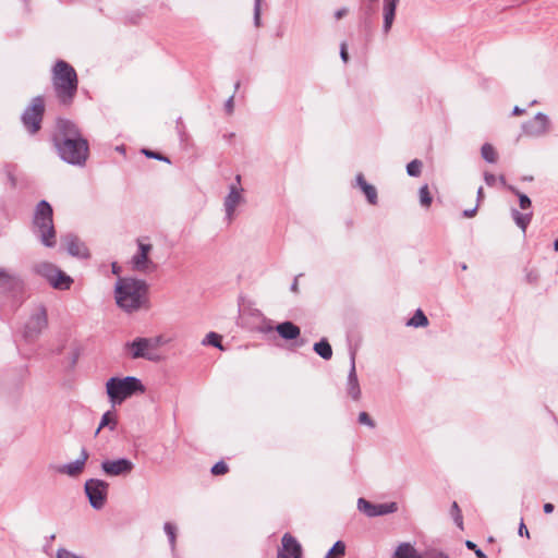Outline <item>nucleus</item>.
<instances>
[{"label":"nucleus","instance_id":"603ef678","mask_svg":"<svg viewBox=\"0 0 558 558\" xmlns=\"http://www.w3.org/2000/svg\"><path fill=\"white\" fill-rule=\"evenodd\" d=\"M554 511V505L550 502H547L544 505V512L545 513H551Z\"/></svg>","mask_w":558,"mask_h":558},{"label":"nucleus","instance_id":"412c9836","mask_svg":"<svg viewBox=\"0 0 558 558\" xmlns=\"http://www.w3.org/2000/svg\"><path fill=\"white\" fill-rule=\"evenodd\" d=\"M48 325L47 316H27L25 322V337H36Z\"/></svg>","mask_w":558,"mask_h":558},{"label":"nucleus","instance_id":"bb28decb","mask_svg":"<svg viewBox=\"0 0 558 558\" xmlns=\"http://www.w3.org/2000/svg\"><path fill=\"white\" fill-rule=\"evenodd\" d=\"M345 555V544L342 541H338L326 554L325 558H342Z\"/></svg>","mask_w":558,"mask_h":558},{"label":"nucleus","instance_id":"0eeeda50","mask_svg":"<svg viewBox=\"0 0 558 558\" xmlns=\"http://www.w3.org/2000/svg\"><path fill=\"white\" fill-rule=\"evenodd\" d=\"M35 270L37 274L46 278L54 289L68 290L73 282L70 276L51 263H39L36 265Z\"/></svg>","mask_w":558,"mask_h":558},{"label":"nucleus","instance_id":"473e14b6","mask_svg":"<svg viewBox=\"0 0 558 558\" xmlns=\"http://www.w3.org/2000/svg\"><path fill=\"white\" fill-rule=\"evenodd\" d=\"M214 476L225 475L229 472V466L225 461L217 462L210 470Z\"/></svg>","mask_w":558,"mask_h":558},{"label":"nucleus","instance_id":"9d476101","mask_svg":"<svg viewBox=\"0 0 558 558\" xmlns=\"http://www.w3.org/2000/svg\"><path fill=\"white\" fill-rule=\"evenodd\" d=\"M243 187L241 186V175L235 177V183L229 186V193L223 199V207L226 213V220L231 223L235 218L236 207L245 202L243 195Z\"/></svg>","mask_w":558,"mask_h":558},{"label":"nucleus","instance_id":"4c0bfd02","mask_svg":"<svg viewBox=\"0 0 558 558\" xmlns=\"http://www.w3.org/2000/svg\"><path fill=\"white\" fill-rule=\"evenodd\" d=\"M452 512L454 513V520L459 526L462 525V515L457 502L452 504Z\"/></svg>","mask_w":558,"mask_h":558},{"label":"nucleus","instance_id":"6e6552de","mask_svg":"<svg viewBox=\"0 0 558 558\" xmlns=\"http://www.w3.org/2000/svg\"><path fill=\"white\" fill-rule=\"evenodd\" d=\"M44 112V98L41 96L34 97L21 118L23 125L31 134H35L40 130Z\"/></svg>","mask_w":558,"mask_h":558},{"label":"nucleus","instance_id":"a18cd8bd","mask_svg":"<svg viewBox=\"0 0 558 558\" xmlns=\"http://www.w3.org/2000/svg\"><path fill=\"white\" fill-rule=\"evenodd\" d=\"M477 208H478V206L476 205V206H475L474 208H472V209H465V210L463 211V216H464L465 218H471V217H473V216L476 214Z\"/></svg>","mask_w":558,"mask_h":558},{"label":"nucleus","instance_id":"79ce46f5","mask_svg":"<svg viewBox=\"0 0 558 558\" xmlns=\"http://www.w3.org/2000/svg\"><path fill=\"white\" fill-rule=\"evenodd\" d=\"M233 108H234V96H230L226 104H225V109L227 111L228 114H231L233 112Z\"/></svg>","mask_w":558,"mask_h":558},{"label":"nucleus","instance_id":"39448f33","mask_svg":"<svg viewBox=\"0 0 558 558\" xmlns=\"http://www.w3.org/2000/svg\"><path fill=\"white\" fill-rule=\"evenodd\" d=\"M106 390L112 404H120L135 392L143 393L145 387L133 376L124 378L112 377L106 383Z\"/></svg>","mask_w":558,"mask_h":558},{"label":"nucleus","instance_id":"a878e982","mask_svg":"<svg viewBox=\"0 0 558 558\" xmlns=\"http://www.w3.org/2000/svg\"><path fill=\"white\" fill-rule=\"evenodd\" d=\"M398 1L399 0H386V33L389 31L393 22Z\"/></svg>","mask_w":558,"mask_h":558},{"label":"nucleus","instance_id":"c9c22d12","mask_svg":"<svg viewBox=\"0 0 558 558\" xmlns=\"http://www.w3.org/2000/svg\"><path fill=\"white\" fill-rule=\"evenodd\" d=\"M143 153L149 157V158H154V159H157V160H161V161H166V162H170L169 158L159 154V153H156V151H151V150H147V149H144Z\"/></svg>","mask_w":558,"mask_h":558},{"label":"nucleus","instance_id":"4468645a","mask_svg":"<svg viewBox=\"0 0 558 558\" xmlns=\"http://www.w3.org/2000/svg\"><path fill=\"white\" fill-rule=\"evenodd\" d=\"M85 492L90 505L95 509H100L107 499L108 484L100 480H88L85 483Z\"/></svg>","mask_w":558,"mask_h":558},{"label":"nucleus","instance_id":"6ab92c4d","mask_svg":"<svg viewBox=\"0 0 558 558\" xmlns=\"http://www.w3.org/2000/svg\"><path fill=\"white\" fill-rule=\"evenodd\" d=\"M395 558H423L421 557L413 546L410 544H401L395 553ZM424 558H448L442 553L432 550L426 553Z\"/></svg>","mask_w":558,"mask_h":558},{"label":"nucleus","instance_id":"58836bf2","mask_svg":"<svg viewBox=\"0 0 558 558\" xmlns=\"http://www.w3.org/2000/svg\"><path fill=\"white\" fill-rule=\"evenodd\" d=\"M465 545H466V547L469 549L474 550V553H475L477 558H485L486 557L485 554L481 549H478L473 542L466 541Z\"/></svg>","mask_w":558,"mask_h":558},{"label":"nucleus","instance_id":"b1692460","mask_svg":"<svg viewBox=\"0 0 558 558\" xmlns=\"http://www.w3.org/2000/svg\"><path fill=\"white\" fill-rule=\"evenodd\" d=\"M280 337L287 340L296 339L300 336V328L291 322H284L276 327Z\"/></svg>","mask_w":558,"mask_h":558},{"label":"nucleus","instance_id":"72a5a7b5","mask_svg":"<svg viewBox=\"0 0 558 558\" xmlns=\"http://www.w3.org/2000/svg\"><path fill=\"white\" fill-rule=\"evenodd\" d=\"M427 324V316H412L407 323L408 326L413 327H425Z\"/></svg>","mask_w":558,"mask_h":558},{"label":"nucleus","instance_id":"dca6fc26","mask_svg":"<svg viewBox=\"0 0 558 558\" xmlns=\"http://www.w3.org/2000/svg\"><path fill=\"white\" fill-rule=\"evenodd\" d=\"M62 244L68 253L74 257L87 258L89 256L86 245L74 234L64 235Z\"/></svg>","mask_w":558,"mask_h":558},{"label":"nucleus","instance_id":"20e7f679","mask_svg":"<svg viewBox=\"0 0 558 558\" xmlns=\"http://www.w3.org/2000/svg\"><path fill=\"white\" fill-rule=\"evenodd\" d=\"M35 233L47 247L56 245V231L52 221V208L46 201H40L34 215Z\"/></svg>","mask_w":558,"mask_h":558},{"label":"nucleus","instance_id":"2eb2a0df","mask_svg":"<svg viewBox=\"0 0 558 558\" xmlns=\"http://www.w3.org/2000/svg\"><path fill=\"white\" fill-rule=\"evenodd\" d=\"M302 546L298 539L289 533L281 538V548L278 550L277 558H302Z\"/></svg>","mask_w":558,"mask_h":558},{"label":"nucleus","instance_id":"aec40b11","mask_svg":"<svg viewBox=\"0 0 558 558\" xmlns=\"http://www.w3.org/2000/svg\"><path fill=\"white\" fill-rule=\"evenodd\" d=\"M88 457V452L83 449L80 459H77L75 462L58 466L57 471L69 476H77L83 472Z\"/></svg>","mask_w":558,"mask_h":558},{"label":"nucleus","instance_id":"680f3d73","mask_svg":"<svg viewBox=\"0 0 558 558\" xmlns=\"http://www.w3.org/2000/svg\"><path fill=\"white\" fill-rule=\"evenodd\" d=\"M234 87L238 89L240 87V82H236Z\"/></svg>","mask_w":558,"mask_h":558},{"label":"nucleus","instance_id":"f3484780","mask_svg":"<svg viewBox=\"0 0 558 558\" xmlns=\"http://www.w3.org/2000/svg\"><path fill=\"white\" fill-rule=\"evenodd\" d=\"M104 472L110 476L128 474L133 470V463L126 459L105 461L101 464Z\"/></svg>","mask_w":558,"mask_h":558},{"label":"nucleus","instance_id":"f03ea898","mask_svg":"<svg viewBox=\"0 0 558 558\" xmlns=\"http://www.w3.org/2000/svg\"><path fill=\"white\" fill-rule=\"evenodd\" d=\"M116 300L128 312L148 310V284L140 279L121 278L116 283Z\"/></svg>","mask_w":558,"mask_h":558},{"label":"nucleus","instance_id":"2f4dec72","mask_svg":"<svg viewBox=\"0 0 558 558\" xmlns=\"http://www.w3.org/2000/svg\"><path fill=\"white\" fill-rule=\"evenodd\" d=\"M108 425H111V428H114L116 426V417L111 412H107L102 415L100 425L97 428L96 434H98L101 428Z\"/></svg>","mask_w":558,"mask_h":558},{"label":"nucleus","instance_id":"393cba45","mask_svg":"<svg viewBox=\"0 0 558 558\" xmlns=\"http://www.w3.org/2000/svg\"><path fill=\"white\" fill-rule=\"evenodd\" d=\"M314 351L324 360H330L332 356V348L327 339H322L314 344Z\"/></svg>","mask_w":558,"mask_h":558},{"label":"nucleus","instance_id":"8fccbe9b","mask_svg":"<svg viewBox=\"0 0 558 558\" xmlns=\"http://www.w3.org/2000/svg\"><path fill=\"white\" fill-rule=\"evenodd\" d=\"M347 9H339L338 11H336L335 13V17L337 20H340L342 16H344L347 14Z\"/></svg>","mask_w":558,"mask_h":558},{"label":"nucleus","instance_id":"c85d7f7f","mask_svg":"<svg viewBox=\"0 0 558 558\" xmlns=\"http://www.w3.org/2000/svg\"><path fill=\"white\" fill-rule=\"evenodd\" d=\"M420 204L424 208H428L432 205L433 197L430 195L428 185L425 184L418 190Z\"/></svg>","mask_w":558,"mask_h":558},{"label":"nucleus","instance_id":"1a4fd4ad","mask_svg":"<svg viewBox=\"0 0 558 558\" xmlns=\"http://www.w3.org/2000/svg\"><path fill=\"white\" fill-rule=\"evenodd\" d=\"M507 190L513 193L519 198V205L522 210H527V213H520L518 209H511V217L514 223L525 233L527 226L530 225L533 211L531 210L532 202L530 197L523 193H521L515 186L507 185Z\"/></svg>","mask_w":558,"mask_h":558},{"label":"nucleus","instance_id":"423d86ee","mask_svg":"<svg viewBox=\"0 0 558 558\" xmlns=\"http://www.w3.org/2000/svg\"><path fill=\"white\" fill-rule=\"evenodd\" d=\"M167 342L168 340L163 336L136 338L125 344V350L133 360L146 359L148 361L158 362L160 361V355L156 352V349Z\"/></svg>","mask_w":558,"mask_h":558},{"label":"nucleus","instance_id":"864d4df0","mask_svg":"<svg viewBox=\"0 0 558 558\" xmlns=\"http://www.w3.org/2000/svg\"><path fill=\"white\" fill-rule=\"evenodd\" d=\"M498 181L500 182V184H501L502 186H505V187L507 189V185H508V184H507V182H506V178H505V175H502V174H501V175H499V177H498Z\"/></svg>","mask_w":558,"mask_h":558},{"label":"nucleus","instance_id":"ea45409f","mask_svg":"<svg viewBox=\"0 0 558 558\" xmlns=\"http://www.w3.org/2000/svg\"><path fill=\"white\" fill-rule=\"evenodd\" d=\"M484 180L488 186H494L498 178L490 172H484Z\"/></svg>","mask_w":558,"mask_h":558},{"label":"nucleus","instance_id":"f257e3e1","mask_svg":"<svg viewBox=\"0 0 558 558\" xmlns=\"http://www.w3.org/2000/svg\"><path fill=\"white\" fill-rule=\"evenodd\" d=\"M53 144L59 157L66 163L84 166L88 158L89 146L76 124L66 119H59Z\"/></svg>","mask_w":558,"mask_h":558},{"label":"nucleus","instance_id":"7ed1b4c3","mask_svg":"<svg viewBox=\"0 0 558 558\" xmlns=\"http://www.w3.org/2000/svg\"><path fill=\"white\" fill-rule=\"evenodd\" d=\"M52 85L59 101L70 105L77 90V75L73 66L63 60L57 61L52 69Z\"/></svg>","mask_w":558,"mask_h":558},{"label":"nucleus","instance_id":"4be33fe9","mask_svg":"<svg viewBox=\"0 0 558 558\" xmlns=\"http://www.w3.org/2000/svg\"><path fill=\"white\" fill-rule=\"evenodd\" d=\"M353 186L359 187L364 193V195L369 204H372V205L376 204L377 191L374 185L366 182V180L362 173H359L355 177V184Z\"/></svg>","mask_w":558,"mask_h":558},{"label":"nucleus","instance_id":"9b49d317","mask_svg":"<svg viewBox=\"0 0 558 558\" xmlns=\"http://www.w3.org/2000/svg\"><path fill=\"white\" fill-rule=\"evenodd\" d=\"M137 246L138 250L131 259L133 270L142 274L154 272L157 269V264L149 258V254L153 250L151 244L137 240Z\"/></svg>","mask_w":558,"mask_h":558},{"label":"nucleus","instance_id":"052dcab7","mask_svg":"<svg viewBox=\"0 0 558 558\" xmlns=\"http://www.w3.org/2000/svg\"><path fill=\"white\" fill-rule=\"evenodd\" d=\"M77 357H78V354H77V353H75V354H74V359H73V363H75V361H76V359H77Z\"/></svg>","mask_w":558,"mask_h":558},{"label":"nucleus","instance_id":"49530a36","mask_svg":"<svg viewBox=\"0 0 558 558\" xmlns=\"http://www.w3.org/2000/svg\"><path fill=\"white\" fill-rule=\"evenodd\" d=\"M397 510H398V507H397L396 502L386 504V514L387 513H392V512H395Z\"/></svg>","mask_w":558,"mask_h":558},{"label":"nucleus","instance_id":"5701e85b","mask_svg":"<svg viewBox=\"0 0 558 558\" xmlns=\"http://www.w3.org/2000/svg\"><path fill=\"white\" fill-rule=\"evenodd\" d=\"M357 509L368 518L379 517L384 514V505H375L365 498L357 500Z\"/></svg>","mask_w":558,"mask_h":558},{"label":"nucleus","instance_id":"a211bd4d","mask_svg":"<svg viewBox=\"0 0 558 558\" xmlns=\"http://www.w3.org/2000/svg\"><path fill=\"white\" fill-rule=\"evenodd\" d=\"M345 392L353 401H359L361 398V388L355 372V357H351V369L345 384Z\"/></svg>","mask_w":558,"mask_h":558},{"label":"nucleus","instance_id":"f704fd0d","mask_svg":"<svg viewBox=\"0 0 558 558\" xmlns=\"http://www.w3.org/2000/svg\"><path fill=\"white\" fill-rule=\"evenodd\" d=\"M263 0H254V25L260 26V14H262Z\"/></svg>","mask_w":558,"mask_h":558},{"label":"nucleus","instance_id":"f8f14e48","mask_svg":"<svg viewBox=\"0 0 558 558\" xmlns=\"http://www.w3.org/2000/svg\"><path fill=\"white\" fill-rule=\"evenodd\" d=\"M24 291V282L21 277L9 268H0V293H10L17 298Z\"/></svg>","mask_w":558,"mask_h":558},{"label":"nucleus","instance_id":"13d9d810","mask_svg":"<svg viewBox=\"0 0 558 558\" xmlns=\"http://www.w3.org/2000/svg\"><path fill=\"white\" fill-rule=\"evenodd\" d=\"M413 314H416V315H420V314H424L423 311L421 308H416Z\"/></svg>","mask_w":558,"mask_h":558},{"label":"nucleus","instance_id":"5fc2aeb1","mask_svg":"<svg viewBox=\"0 0 558 558\" xmlns=\"http://www.w3.org/2000/svg\"><path fill=\"white\" fill-rule=\"evenodd\" d=\"M536 279H537L536 275H533L532 272L527 275V280L530 282H534V281H536Z\"/></svg>","mask_w":558,"mask_h":558},{"label":"nucleus","instance_id":"09e8293b","mask_svg":"<svg viewBox=\"0 0 558 558\" xmlns=\"http://www.w3.org/2000/svg\"><path fill=\"white\" fill-rule=\"evenodd\" d=\"M476 196H477V204L476 205L478 206L480 203L484 199V190H483L482 186L478 187Z\"/></svg>","mask_w":558,"mask_h":558},{"label":"nucleus","instance_id":"cd10ccee","mask_svg":"<svg viewBox=\"0 0 558 558\" xmlns=\"http://www.w3.org/2000/svg\"><path fill=\"white\" fill-rule=\"evenodd\" d=\"M481 155L484 160H486L489 163H495L497 161V153L495 148L486 143L481 148Z\"/></svg>","mask_w":558,"mask_h":558},{"label":"nucleus","instance_id":"de8ad7c7","mask_svg":"<svg viewBox=\"0 0 558 558\" xmlns=\"http://www.w3.org/2000/svg\"><path fill=\"white\" fill-rule=\"evenodd\" d=\"M340 56H341V59H342L344 62H347V61H348L349 56H348V51H347V46H345V44H342V45H341Z\"/></svg>","mask_w":558,"mask_h":558},{"label":"nucleus","instance_id":"bf43d9fd","mask_svg":"<svg viewBox=\"0 0 558 558\" xmlns=\"http://www.w3.org/2000/svg\"><path fill=\"white\" fill-rule=\"evenodd\" d=\"M240 306H241V308H242L243 311H246V307L244 306V300H242V302H241Z\"/></svg>","mask_w":558,"mask_h":558},{"label":"nucleus","instance_id":"3c124183","mask_svg":"<svg viewBox=\"0 0 558 558\" xmlns=\"http://www.w3.org/2000/svg\"><path fill=\"white\" fill-rule=\"evenodd\" d=\"M525 112V109L520 108L519 106H515L512 110V114L514 116H521Z\"/></svg>","mask_w":558,"mask_h":558},{"label":"nucleus","instance_id":"e433bc0d","mask_svg":"<svg viewBox=\"0 0 558 558\" xmlns=\"http://www.w3.org/2000/svg\"><path fill=\"white\" fill-rule=\"evenodd\" d=\"M165 532L169 536L170 542L174 544L175 542V526L172 523L165 524Z\"/></svg>","mask_w":558,"mask_h":558},{"label":"nucleus","instance_id":"c03bdc74","mask_svg":"<svg viewBox=\"0 0 558 558\" xmlns=\"http://www.w3.org/2000/svg\"><path fill=\"white\" fill-rule=\"evenodd\" d=\"M519 534L521 536L525 535L526 537H530V533H529V530L527 527L525 526L524 522L521 521L520 523V526H519Z\"/></svg>","mask_w":558,"mask_h":558},{"label":"nucleus","instance_id":"ddd939ff","mask_svg":"<svg viewBox=\"0 0 558 558\" xmlns=\"http://www.w3.org/2000/svg\"><path fill=\"white\" fill-rule=\"evenodd\" d=\"M550 124L547 114L537 112L532 120L522 124V132L529 137H542L550 131Z\"/></svg>","mask_w":558,"mask_h":558},{"label":"nucleus","instance_id":"37998d69","mask_svg":"<svg viewBox=\"0 0 558 558\" xmlns=\"http://www.w3.org/2000/svg\"><path fill=\"white\" fill-rule=\"evenodd\" d=\"M302 277V275H298L295 276L291 287H290V290L293 292V293H298L299 292V278Z\"/></svg>","mask_w":558,"mask_h":558},{"label":"nucleus","instance_id":"a19ab883","mask_svg":"<svg viewBox=\"0 0 558 558\" xmlns=\"http://www.w3.org/2000/svg\"><path fill=\"white\" fill-rule=\"evenodd\" d=\"M359 422L368 426H374L369 415L366 412H361L359 415Z\"/></svg>","mask_w":558,"mask_h":558},{"label":"nucleus","instance_id":"e2e57ef3","mask_svg":"<svg viewBox=\"0 0 558 558\" xmlns=\"http://www.w3.org/2000/svg\"><path fill=\"white\" fill-rule=\"evenodd\" d=\"M112 268H113V272H117V266L116 264L112 265Z\"/></svg>","mask_w":558,"mask_h":558},{"label":"nucleus","instance_id":"c756f323","mask_svg":"<svg viewBox=\"0 0 558 558\" xmlns=\"http://www.w3.org/2000/svg\"><path fill=\"white\" fill-rule=\"evenodd\" d=\"M422 167H423L422 161L418 159H414L408 163L407 173L410 177H418L422 172Z\"/></svg>","mask_w":558,"mask_h":558},{"label":"nucleus","instance_id":"6e6d98bb","mask_svg":"<svg viewBox=\"0 0 558 558\" xmlns=\"http://www.w3.org/2000/svg\"><path fill=\"white\" fill-rule=\"evenodd\" d=\"M364 2H365L367 5H372L373 3L378 2V0H364Z\"/></svg>","mask_w":558,"mask_h":558},{"label":"nucleus","instance_id":"4d7b16f0","mask_svg":"<svg viewBox=\"0 0 558 558\" xmlns=\"http://www.w3.org/2000/svg\"><path fill=\"white\" fill-rule=\"evenodd\" d=\"M554 250L558 252V239L554 242Z\"/></svg>","mask_w":558,"mask_h":558},{"label":"nucleus","instance_id":"7c9ffc66","mask_svg":"<svg viewBox=\"0 0 558 558\" xmlns=\"http://www.w3.org/2000/svg\"><path fill=\"white\" fill-rule=\"evenodd\" d=\"M204 344H209L216 348H219L220 350H223V347L221 344V336L216 332H209L205 340L203 341Z\"/></svg>","mask_w":558,"mask_h":558}]
</instances>
